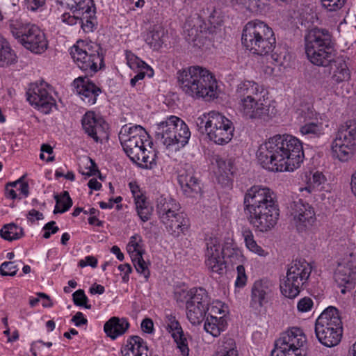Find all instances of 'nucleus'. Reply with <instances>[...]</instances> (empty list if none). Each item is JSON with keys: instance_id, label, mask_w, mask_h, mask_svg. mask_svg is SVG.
<instances>
[{"instance_id": "nucleus-1", "label": "nucleus", "mask_w": 356, "mask_h": 356, "mask_svg": "<svg viewBox=\"0 0 356 356\" xmlns=\"http://www.w3.org/2000/svg\"><path fill=\"white\" fill-rule=\"evenodd\" d=\"M261 165L272 172L293 171L303 161L302 143L291 135H276L262 144L257 152Z\"/></svg>"}, {"instance_id": "nucleus-2", "label": "nucleus", "mask_w": 356, "mask_h": 356, "mask_svg": "<svg viewBox=\"0 0 356 356\" xmlns=\"http://www.w3.org/2000/svg\"><path fill=\"white\" fill-rule=\"evenodd\" d=\"M243 205L247 219L256 231L266 233L277 225L280 209L276 195L268 187H250L244 195Z\"/></svg>"}, {"instance_id": "nucleus-3", "label": "nucleus", "mask_w": 356, "mask_h": 356, "mask_svg": "<svg viewBox=\"0 0 356 356\" xmlns=\"http://www.w3.org/2000/svg\"><path fill=\"white\" fill-rule=\"evenodd\" d=\"M147 138V133L140 125L124 126L119 134L123 149L130 159L144 168L152 169L156 165L157 154L152 147L149 149L145 147V143H151Z\"/></svg>"}, {"instance_id": "nucleus-4", "label": "nucleus", "mask_w": 356, "mask_h": 356, "mask_svg": "<svg viewBox=\"0 0 356 356\" xmlns=\"http://www.w3.org/2000/svg\"><path fill=\"white\" fill-rule=\"evenodd\" d=\"M179 86L193 98L210 99L216 97L217 83L209 70L200 66H191L177 74Z\"/></svg>"}, {"instance_id": "nucleus-5", "label": "nucleus", "mask_w": 356, "mask_h": 356, "mask_svg": "<svg viewBox=\"0 0 356 356\" xmlns=\"http://www.w3.org/2000/svg\"><path fill=\"white\" fill-rule=\"evenodd\" d=\"M305 49L308 60L317 66L330 65L336 56L332 35L325 29L309 30L305 35Z\"/></svg>"}, {"instance_id": "nucleus-6", "label": "nucleus", "mask_w": 356, "mask_h": 356, "mask_svg": "<svg viewBox=\"0 0 356 356\" xmlns=\"http://www.w3.org/2000/svg\"><path fill=\"white\" fill-rule=\"evenodd\" d=\"M242 44L252 54L267 56L275 47L276 39L273 29L260 20L248 22L243 29Z\"/></svg>"}, {"instance_id": "nucleus-7", "label": "nucleus", "mask_w": 356, "mask_h": 356, "mask_svg": "<svg viewBox=\"0 0 356 356\" xmlns=\"http://www.w3.org/2000/svg\"><path fill=\"white\" fill-rule=\"evenodd\" d=\"M314 331L318 341L322 345L329 348L338 345L343 334L339 310L332 306L326 308L316 319Z\"/></svg>"}, {"instance_id": "nucleus-8", "label": "nucleus", "mask_w": 356, "mask_h": 356, "mask_svg": "<svg viewBox=\"0 0 356 356\" xmlns=\"http://www.w3.org/2000/svg\"><path fill=\"white\" fill-rule=\"evenodd\" d=\"M191 137L187 124L177 116L171 115L156 124L155 138L168 148L178 150L184 147Z\"/></svg>"}, {"instance_id": "nucleus-9", "label": "nucleus", "mask_w": 356, "mask_h": 356, "mask_svg": "<svg viewBox=\"0 0 356 356\" xmlns=\"http://www.w3.org/2000/svg\"><path fill=\"white\" fill-rule=\"evenodd\" d=\"M10 29L12 35L25 49L33 54H41L48 48L44 33L36 25L11 19Z\"/></svg>"}, {"instance_id": "nucleus-10", "label": "nucleus", "mask_w": 356, "mask_h": 356, "mask_svg": "<svg viewBox=\"0 0 356 356\" xmlns=\"http://www.w3.org/2000/svg\"><path fill=\"white\" fill-rule=\"evenodd\" d=\"M100 50L101 47L96 44L80 40L71 47L70 55L78 67L92 75L104 66Z\"/></svg>"}, {"instance_id": "nucleus-11", "label": "nucleus", "mask_w": 356, "mask_h": 356, "mask_svg": "<svg viewBox=\"0 0 356 356\" xmlns=\"http://www.w3.org/2000/svg\"><path fill=\"white\" fill-rule=\"evenodd\" d=\"M312 270V266L305 259L293 261L287 269L285 279L280 284L282 293L289 298H296L308 280Z\"/></svg>"}, {"instance_id": "nucleus-12", "label": "nucleus", "mask_w": 356, "mask_h": 356, "mask_svg": "<svg viewBox=\"0 0 356 356\" xmlns=\"http://www.w3.org/2000/svg\"><path fill=\"white\" fill-rule=\"evenodd\" d=\"M332 156L346 161L356 152V122L348 121L341 126L331 146Z\"/></svg>"}, {"instance_id": "nucleus-13", "label": "nucleus", "mask_w": 356, "mask_h": 356, "mask_svg": "<svg viewBox=\"0 0 356 356\" xmlns=\"http://www.w3.org/2000/svg\"><path fill=\"white\" fill-rule=\"evenodd\" d=\"M51 92L49 85L44 81L31 83L26 92L27 100L40 112L49 114L56 106Z\"/></svg>"}, {"instance_id": "nucleus-14", "label": "nucleus", "mask_w": 356, "mask_h": 356, "mask_svg": "<svg viewBox=\"0 0 356 356\" xmlns=\"http://www.w3.org/2000/svg\"><path fill=\"white\" fill-rule=\"evenodd\" d=\"M238 111L248 120L268 121L276 114L275 107L270 105L267 97L238 104Z\"/></svg>"}, {"instance_id": "nucleus-15", "label": "nucleus", "mask_w": 356, "mask_h": 356, "mask_svg": "<svg viewBox=\"0 0 356 356\" xmlns=\"http://www.w3.org/2000/svg\"><path fill=\"white\" fill-rule=\"evenodd\" d=\"M306 342L307 338L303 331L300 328L293 327L283 333L275 341V346L296 356H305L304 346Z\"/></svg>"}, {"instance_id": "nucleus-16", "label": "nucleus", "mask_w": 356, "mask_h": 356, "mask_svg": "<svg viewBox=\"0 0 356 356\" xmlns=\"http://www.w3.org/2000/svg\"><path fill=\"white\" fill-rule=\"evenodd\" d=\"M210 121V129L207 134L209 138L218 145L228 143L232 140L234 131L232 122L218 112Z\"/></svg>"}, {"instance_id": "nucleus-17", "label": "nucleus", "mask_w": 356, "mask_h": 356, "mask_svg": "<svg viewBox=\"0 0 356 356\" xmlns=\"http://www.w3.org/2000/svg\"><path fill=\"white\" fill-rule=\"evenodd\" d=\"M220 243L216 238H210L207 242L205 264L212 273L222 275L226 272V261Z\"/></svg>"}, {"instance_id": "nucleus-18", "label": "nucleus", "mask_w": 356, "mask_h": 356, "mask_svg": "<svg viewBox=\"0 0 356 356\" xmlns=\"http://www.w3.org/2000/svg\"><path fill=\"white\" fill-rule=\"evenodd\" d=\"M291 215L300 232L310 228L316 221L315 212L313 207L307 202L299 199L294 201L291 206Z\"/></svg>"}, {"instance_id": "nucleus-19", "label": "nucleus", "mask_w": 356, "mask_h": 356, "mask_svg": "<svg viewBox=\"0 0 356 356\" xmlns=\"http://www.w3.org/2000/svg\"><path fill=\"white\" fill-rule=\"evenodd\" d=\"M82 127L85 132L95 142H102L108 138V124L100 118H97L94 112L88 111L83 117Z\"/></svg>"}, {"instance_id": "nucleus-20", "label": "nucleus", "mask_w": 356, "mask_h": 356, "mask_svg": "<svg viewBox=\"0 0 356 356\" xmlns=\"http://www.w3.org/2000/svg\"><path fill=\"white\" fill-rule=\"evenodd\" d=\"M264 87L253 81H244L240 83L236 90V98L238 104L261 99L267 95Z\"/></svg>"}, {"instance_id": "nucleus-21", "label": "nucleus", "mask_w": 356, "mask_h": 356, "mask_svg": "<svg viewBox=\"0 0 356 356\" xmlns=\"http://www.w3.org/2000/svg\"><path fill=\"white\" fill-rule=\"evenodd\" d=\"M73 86L76 92L89 106L95 104L97 96L102 92L101 88L87 77H79L74 79Z\"/></svg>"}, {"instance_id": "nucleus-22", "label": "nucleus", "mask_w": 356, "mask_h": 356, "mask_svg": "<svg viewBox=\"0 0 356 356\" xmlns=\"http://www.w3.org/2000/svg\"><path fill=\"white\" fill-rule=\"evenodd\" d=\"M180 205L171 197L161 196L156 200V211L159 218L163 225H167L172 228V222L169 217H172L174 213L180 211Z\"/></svg>"}, {"instance_id": "nucleus-23", "label": "nucleus", "mask_w": 356, "mask_h": 356, "mask_svg": "<svg viewBox=\"0 0 356 356\" xmlns=\"http://www.w3.org/2000/svg\"><path fill=\"white\" fill-rule=\"evenodd\" d=\"M271 284L267 280H257L252 287L250 306L259 309L268 302L271 294Z\"/></svg>"}, {"instance_id": "nucleus-24", "label": "nucleus", "mask_w": 356, "mask_h": 356, "mask_svg": "<svg viewBox=\"0 0 356 356\" xmlns=\"http://www.w3.org/2000/svg\"><path fill=\"white\" fill-rule=\"evenodd\" d=\"M167 327L172 333V337L177 343L182 356H188L189 348L187 339L184 337L182 328L175 317L170 315L168 316Z\"/></svg>"}, {"instance_id": "nucleus-25", "label": "nucleus", "mask_w": 356, "mask_h": 356, "mask_svg": "<svg viewBox=\"0 0 356 356\" xmlns=\"http://www.w3.org/2000/svg\"><path fill=\"white\" fill-rule=\"evenodd\" d=\"M129 327V323L126 319L114 316L105 323L104 330L107 337L111 339H115L118 337L124 334Z\"/></svg>"}, {"instance_id": "nucleus-26", "label": "nucleus", "mask_w": 356, "mask_h": 356, "mask_svg": "<svg viewBox=\"0 0 356 356\" xmlns=\"http://www.w3.org/2000/svg\"><path fill=\"white\" fill-rule=\"evenodd\" d=\"M148 347L138 336H133L122 350V356H148Z\"/></svg>"}, {"instance_id": "nucleus-27", "label": "nucleus", "mask_w": 356, "mask_h": 356, "mask_svg": "<svg viewBox=\"0 0 356 356\" xmlns=\"http://www.w3.org/2000/svg\"><path fill=\"white\" fill-rule=\"evenodd\" d=\"M172 222L171 229L167 225H164L166 231L172 236L178 237L181 233H184L189 226V220L186 214L184 212L178 211L174 213L172 217H169Z\"/></svg>"}, {"instance_id": "nucleus-28", "label": "nucleus", "mask_w": 356, "mask_h": 356, "mask_svg": "<svg viewBox=\"0 0 356 356\" xmlns=\"http://www.w3.org/2000/svg\"><path fill=\"white\" fill-rule=\"evenodd\" d=\"M178 182L186 196L191 197L193 193H197L200 191L198 179L192 172H185L180 174L178 176Z\"/></svg>"}, {"instance_id": "nucleus-29", "label": "nucleus", "mask_w": 356, "mask_h": 356, "mask_svg": "<svg viewBox=\"0 0 356 356\" xmlns=\"http://www.w3.org/2000/svg\"><path fill=\"white\" fill-rule=\"evenodd\" d=\"M334 280L340 286L351 289L354 284V273L349 266H340L334 273ZM346 293V289H341Z\"/></svg>"}, {"instance_id": "nucleus-30", "label": "nucleus", "mask_w": 356, "mask_h": 356, "mask_svg": "<svg viewBox=\"0 0 356 356\" xmlns=\"http://www.w3.org/2000/svg\"><path fill=\"white\" fill-rule=\"evenodd\" d=\"M62 7L69 9L73 13L86 10L90 13L91 8L94 7L92 0H56Z\"/></svg>"}, {"instance_id": "nucleus-31", "label": "nucleus", "mask_w": 356, "mask_h": 356, "mask_svg": "<svg viewBox=\"0 0 356 356\" xmlns=\"http://www.w3.org/2000/svg\"><path fill=\"white\" fill-rule=\"evenodd\" d=\"M227 325L226 321L220 317L210 316H207L205 321L204 327L207 332L211 334L213 337H218L221 332L224 331Z\"/></svg>"}, {"instance_id": "nucleus-32", "label": "nucleus", "mask_w": 356, "mask_h": 356, "mask_svg": "<svg viewBox=\"0 0 356 356\" xmlns=\"http://www.w3.org/2000/svg\"><path fill=\"white\" fill-rule=\"evenodd\" d=\"M325 127L322 122H308L300 127V132L305 138H317L324 134Z\"/></svg>"}, {"instance_id": "nucleus-33", "label": "nucleus", "mask_w": 356, "mask_h": 356, "mask_svg": "<svg viewBox=\"0 0 356 356\" xmlns=\"http://www.w3.org/2000/svg\"><path fill=\"white\" fill-rule=\"evenodd\" d=\"M164 30L160 26L149 31L145 36V42L154 50L159 49L163 43Z\"/></svg>"}, {"instance_id": "nucleus-34", "label": "nucleus", "mask_w": 356, "mask_h": 356, "mask_svg": "<svg viewBox=\"0 0 356 356\" xmlns=\"http://www.w3.org/2000/svg\"><path fill=\"white\" fill-rule=\"evenodd\" d=\"M186 314L189 321L193 324H199L204 319L207 312L209 309L208 306H194L193 304L186 303Z\"/></svg>"}, {"instance_id": "nucleus-35", "label": "nucleus", "mask_w": 356, "mask_h": 356, "mask_svg": "<svg viewBox=\"0 0 356 356\" xmlns=\"http://www.w3.org/2000/svg\"><path fill=\"white\" fill-rule=\"evenodd\" d=\"M16 56L8 42L1 37L0 40V66L5 67L14 63Z\"/></svg>"}, {"instance_id": "nucleus-36", "label": "nucleus", "mask_w": 356, "mask_h": 356, "mask_svg": "<svg viewBox=\"0 0 356 356\" xmlns=\"http://www.w3.org/2000/svg\"><path fill=\"white\" fill-rule=\"evenodd\" d=\"M23 235V228L13 222L3 225L0 230V236L1 238L8 241L19 239Z\"/></svg>"}, {"instance_id": "nucleus-37", "label": "nucleus", "mask_w": 356, "mask_h": 356, "mask_svg": "<svg viewBox=\"0 0 356 356\" xmlns=\"http://www.w3.org/2000/svg\"><path fill=\"white\" fill-rule=\"evenodd\" d=\"M135 204L138 215L141 220L147 221L152 213V207L147 202L146 198L143 195H138L135 197Z\"/></svg>"}, {"instance_id": "nucleus-38", "label": "nucleus", "mask_w": 356, "mask_h": 356, "mask_svg": "<svg viewBox=\"0 0 356 356\" xmlns=\"http://www.w3.org/2000/svg\"><path fill=\"white\" fill-rule=\"evenodd\" d=\"M190 298L186 301V303L193 304L201 303L204 306H209L210 298L208 293L203 288L192 289L189 291Z\"/></svg>"}, {"instance_id": "nucleus-39", "label": "nucleus", "mask_w": 356, "mask_h": 356, "mask_svg": "<svg viewBox=\"0 0 356 356\" xmlns=\"http://www.w3.org/2000/svg\"><path fill=\"white\" fill-rule=\"evenodd\" d=\"M242 235L244 238L246 247L252 252L259 256H264L265 251L259 246L254 238V235L250 228H244L242 230Z\"/></svg>"}, {"instance_id": "nucleus-40", "label": "nucleus", "mask_w": 356, "mask_h": 356, "mask_svg": "<svg viewBox=\"0 0 356 356\" xmlns=\"http://www.w3.org/2000/svg\"><path fill=\"white\" fill-rule=\"evenodd\" d=\"M332 62L335 63L337 66L332 76L334 80L339 83L348 79L350 76V74L345 60L342 58H337V59L334 58L332 63Z\"/></svg>"}, {"instance_id": "nucleus-41", "label": "nucleus", "mask_w": 356, "mask_h": 356, "mask_svg": "<svg viewBox=\"0 0 356 356\" xmlns=\"http://www.w3.org/2000/svg\"><path fill=\"white\" fill-rule=\"evenodd\" d=\"M56 202L54 213H64L70 209L72 205V200L67 191H64L60 196L55 195Z\"/></svg>"}, {"instance_id": "nucleus-42", "label": "nucleus", "mask_w": 356, "mask_h": 356, "mask_svg": "<svg viewBox=\"0 0 356 356\" xmlns=\"http://www.w3.org/2000/svg\"><path fill=\"white\" fill-rule=\"evenodd\" d=\"M327 179L324 175L318 171L315 172L309 178L305 189L309 193L315 191H322Z\"/></svg>"}, {"instance_id": "nucleus-43", "label": "nucleus", "mask_w": 356, "mask_h": 356, "mask_svg": "<svg viewBox=\"0 0 356 356\" xmlns=\"http://www.w3.org/2000/svg\"><path fill=\"white\" fill-rule=\"evenodd\" d=\"M83 13V17L81 18V28L86 33L93 31L95 24V19L94 18L95 15V6L91 8L90 12L88 13L86 10H81Z\"/></svg>"}, {"instance_id": "nucleus-44", "label": "nucleus", "mask_w": 356, "mask_h": 356, "mask_svg": "<svg viewBox=\"0 0 356 356\" xmlns=\"http://www.w3.org/2000/svg\"><path fill=\"white\" fill-rule=\"evenodd\" d=\"M213 356H238L234 341L230 338L226 339Z\"/></svg>"}, {"instance_id": "nucleus-45", "label": "nucleus", "mask_w": 356, "mask_h": 356, "mask_svg": "<svg viewBox=\"0 0 356 356\" xmlns=\"http://www.w3.org/2000/svg\"><path fill=\"white\" fill-rule=\"evenodd\" d=\"M143 240L141 237L135 234L132 236L130 238V241L127 245V251L131 254V257L137 256V253L139 252L140 255H143L145 252V250L143 248Z\"/></svg>"}, {"instance_id": "nucleus-46", "label": "nucleus", "mask_w": 356, "mask_h": 356, "mask_svg": "<svg viewBox=\"0 0 356 356\" xmlns=\"http://www.w3.org/2000/svg\"><path fill=\"white\" fill-rule=\"evenodd\" d=\"M222 251L224 253V257L227 258V262H229L232 265H240L242 264L244 260V257L242 255L241 252L238 250H236L234 248H222Z\"/></svg>"}, {"instance_id": "nucleus-47", "label": "nucleus", "mask_w": 356, "mask_h": 356, "mask_svg": "<svg viewBox=\"0 0 356 356\" xmlns=\"http://www.w3.org/2000/svg\"><path fill=\"white\" fill-rule=\"evenodd\" d=\"M216 113V112L211 111L208 113H204L197 118L196 124L202 133L205 132L207 134H208L210 129L209 123L211 122L210 120L215 116Z\"/></svg>"}, {"instance_id": "nucleus-48", "label": "nucleus", "mask_w": 356, "mask_h": 356, "mask_svg": "<svg viewBox=\"0 0 356 356\" xmlns=\"http://www.w3.org/2000/svg\"><path fill=\"white\" fill-rule=\"evenodd\" d=\"M132 258L136 270L140 274H143L145 278H147L149 275V272L147 268V265L143 258V255H140L139 252L137 253V256Z\"/></svg>"}, {"instance_id": "nucleus-49", "label": "nucleus", "mask_w": 356, "mask_h": 356, "mask_svg": "<svg viewBox=\"0 0 356 356\" xmlns=\"http://www.w3.org/2000/svg\"><path fill=\"white\" fill-rule=\"evenodd\" d=\"M323 7L328 12H337L343 8L346 0H321Z\"/></svg>"}, {"instance_id": "nucleus-50", "label": "nucleus", "mask_w": 356, "mask_h": 356, "mask_svg": "<svg viewBox=\"0 0 356 356\" xmlns=\"http://www.w3.org/2000/svg\"><path fill=\"white\" fill-rule=\"evenodd\" d=\"M72 296L73 302L76 306L84 307L86 309L91 308V305L87 304L88 299L83 290H77L73 293Z\"/></svg>"}, {"instance_id": "nucleus-51", "label": "nucleus", "mask_w": 356, "mask_h": 356, "mask_svg": "<svg viewBox=\"0 0 356 356\" xmlns=\"http://www.w3.org/2000/svg\"><path fill=\"white\" fill-rule=\"evenodd\" d=\"M18 270V267L13 261H5L0 266V274L2 276H14Z\"/></svg>"}, {"instance_id": "nucleus-52", "label": "nucleus", "mask_w": 356, "mask_h": 356, "mask_svg": "<svg viewBox=\"0 0 356 356\" xmlns=\"http://www.w3.org/2000/svg\"><path fill=\"white\" fill-rule=\"evenodd\" d=\"M316 113L310 107L302 108L299 113L300 122L305 124L308 122H314V120L316 119Z\"/></svg>"}, {"instance_id": "nucleus-53", "label": "nucleus", "mask_w": 356, "mask_h": 356, "mask_svg": "<svg viewBox=\"0 0 356 356\" xmlns=\"http://www.w3.org/2000/svg\"><path fill=\"white\" fill-rule=\"evenodd\" d=\"M127 64L131 69H147L149 66L134 54H127Z\"/></svg>"}, {"instance_id": "nucleus-54", "label": "nucleus", "mask_w": 356, "mask_h": 356, "mask_svg": "<svg viewBox=\"0 0 356 356\" xmlns=\"http://www.w3.org/2000/svg\"><path fill=\"white\" fill-rule=\"evenodd\" d=\"M217 164L224 172H229L233 173L234 167V160L232 159H224L222 158H218L216 159Z\"/></svg>"}, {"instance_id": "nucleus-55", "label": "nucleus", "mask_w": 356, "mask_h": 356, "mask_svg": "<svg viewBox=\"0 0 356 356\" xmlns=\"http://www.w3.org/2000/svg\"><path fill=\"white\" fill-rule=\"evenodd\" d=\"M237 277L235 284L238 287H243L245 286L247 280L245 268L243 264L236 266Z\"/></svg>"}, {"instance_id": "nucleus-56", "label": "nucleus", "mask_w": 356, "mask_h": 356, "mask_svg": "<svg viewBox=\"0 0 356 356\" xmlns=\"http://www.w3.org/2000/svg\"><path fill=\"white\" fill-rule=\"evenodd\" d=\"M313 307V301L310 298L305 297L298 302V309L300 312H307L311 310Z\"/></svg>"}, {"instance_id": "nucleus-57", "label": "nucleus", "mask_w": 356, "mask_h": 356, "mask_svg": "<svg viewBox=\"0 0 356 356\" xmlns=\"http://www.w3.org/2000/svg\"><path fill=\"white\" fill-rule=\"evenodd\" d=\"M45 3V0H24L26 8L29 10L35 11L42 7Z\"/></svg>"}, {"instance_id": "nucleus-58", "label": "nucleus", "mask_w": 356, "mask_h": 356, "mask_svg": "<svg viewBox=\"0 0 356 356\" xmlns=\"http://www.w3.org/2000/svg\"><path fill=\"white\" fill-rule=\"evenodd\" d=\"M97 265V259L93 256H87L83 259L79 261L78 266L81 268L90 266L92 268H95Z\"/></svg>"}, {"instance_id": "nucleus-59", "label": "nucleus", "mask_w": 356, "mask_h": 356, "mask_svg": "<svg viewBox=\"0 0 356 356\" xmlns=\"http://www.w3.org/2000/svg\"><path fill=\"white\" fill-rule=\"evenodd\" d=\"M62 22L69 25H74L81 22V18L75 15H71L70 13H65L61 16Z\"/></svg>"}, {"instance_id": "nucleus-60", "label": "nucleus", "mask_w": 356, "mask_h": 356, "mask_svg": "<svg viewBox=\"0 0 356 356\" xmlns=\"http://www.w3.org/2000/svg\"><path fill=\"white\" fill-rule=\"evenodd\" d=\"M71 321L74 323L75 325L77 327L86 325L88 323V320L83 317V314L81 312H76V314L72 318Z\"/></svg>"}, {"instance_id": "nucleus-61", "label": "nucleus", "mask_w": 356, "mask_h": 356, "mask_svg": "<svg viewBox=\"0 0 356 356\" xmlns=\"http://www.w3.org/2000/svg\"><path fill=\"white\" fill-rule=\"evenodd\" d=\"M26 217L29 221L34 222L35 220H39L43 219L44 216L41 212L35 209H31L27 213Z\"/></svg>"}, {"instance_id": "nucleus-62", "label": "nucleus", "mask_w": 356, "mask_h": 356, "mask_svg": "<svg viewBox=\"0 0 356 356\" xmlns=\"http://www.w3.org/2000/svg\"><path fill=\"white\" fill-rule=\"evenodd\" d=\"M154 323L150 318H145L141 323V328L143 332L152 333L153 332Z\"/></svg>"}, {"instance_id": "nucleus-63", "label": "nucleus", "mask_w": 356, "mask_h": 356, "mask_svg": "<svg viewBox=\"0 0 356 356\" xmlns=\"http://www.w3.org/2000/svg\"><path fill=\"white\" fill-rule=\"evenodd\" d=\"M88 160L90 163V165L88 167V172L83 174L90 177L95 175L97 173H99V171L95 162L90 158H88Z\"/></svg>"}, {"instance_id": "nucleus-64", "label": "nucleus", "mask_w": 356, "mask_h": 356, "mask_svg": "<svg viewBox=\"0 0 356 356\" xmlns=\"http://www.w3.org/2000/svg\"><path fill=\"white\" fill-rule=\"evenodd\" d=\"M271 356H296L291 353L284 350L275 346V348L271 351Z\"/></svg>"}]
</instances>
